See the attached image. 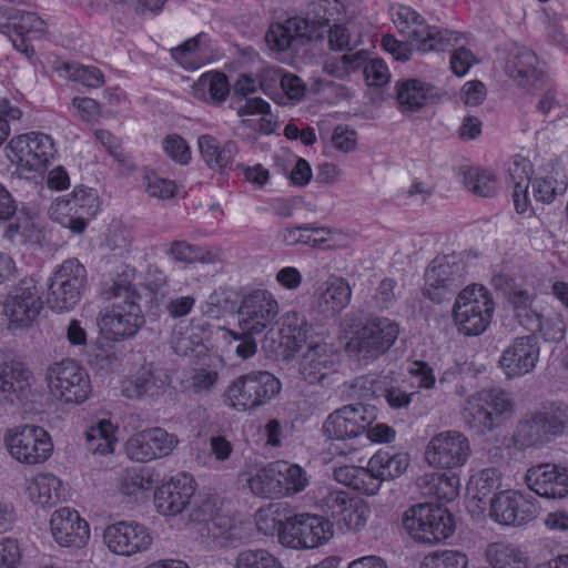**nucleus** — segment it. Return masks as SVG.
Returning a JSON list of instances; mask_svg holds the SVG:
<instances>
[{
    "label": "nucleus",
    "instance_id": "f257e3e1",
    "mask_svg": "<svg viewBox=\"0 0 568 568\" xmlns=\"http://www.w3.org/2000/svg\"><path fill=\"white\" fill-rule=\"evenodd\" d=\"M173 347L180 356L194 357V365L186 371L182 385L195 395H207L220 381L223 359L212 351L194 333L175 338Z\"/></svg>",
    "mask_w": 568,
    "mask_h": 568
},
{
    "label": "nucleus",
    "instance_id": "f03ea898",
    "mask_svg": "<svg viewBox=\"0 0 568 568\" xmlns=\"http://www.w3.org/2000/svg\"><path fill=\"white\" fill-rule=\"evenodd\" d=\"M400 527L413 541L436 545L453 536L456 524L446 507L434 503H419L404 510Z\"/></svg>",
    "mask_w": 568,
    "mask_h": 568
},
{
    "label": "nucleus",
    "instance_id": "7ed1b4c3",
    "mask_svg": "<svg viewBox=\"0 0 568 568\" xmlns=\"http://www.w3.org/2000/svg\"><path fill=\"white\" fill-rule=\"evenodd\" d=\"M4 152L20 176L37 179L42 176L54 159L57 149L49 134L31 131L11 138Z\"/></svg>",
    "mask_w": 568,
    "mask_h": 568
},
{
    "label": "nucleus",
    "instance_id": "20e7f679",
    "mask_svg": "<svg viewBox=\"0 0 568 568\" xmlns=\"http://www.w3.org/2000/svg\"><path fill=\"white\" fill-rule=\"evenodd\" d=\"M281 381L267 371H251L234 378L223 393L224 404L236 412L255 410L275 399Z\"/></svg>",
    "mask_w": 568,
    "mask_h": 568
},
{
    "label": "nucleus",
    "instance_id": "39448f33",
    "mask_svg": "<svg viewBox=\"0 0 568 568\" xmlns=\"http://www.w3.org/2000/svg\"><path fill=\"white\" fill-rule=\"evenodd\" d=\"M49 396L63 406H79L89 400L93 387L89 373L73 359L54 362L45 371Z\"/></svg>",
    "mask_w": 568,
    "mask_h": 568
},
{
    "label": "nucleus",
    "instance_id": "423d86ee",
    "mask_svg": "<svg viewBox=\"0 0 568 568\" xmlns=\"http://www.w3.org/2000/svg\"><path fill=\"white\" fill-rule=\"evenodd\" d=\"M495 312L491 292L479 284L468 285L456 296L453 321L458 333L478 336L487 331Z\"/></svg>",
    "mask_w": 568,
    "mask_h": 568
},
{
    "label": "nucleus",
    "instance_id": "0eeeda50",
    "mask_svg": "<svg viewBox=\"0 0 568 568\" xmlns=\"http://www.w3.org/2000/svg\"><path fill=\"white\" fill-rule=\"evenodd\" d=\"M389 16L395 29L418 52L428 53L442 50L454 39L453 31L429 24L417 10L407 4L393 3L389 7Z\"/></svg>",
    "mask_w": 568,
    "mask_h": 568
},
{
    "label": "nucleus",
    "instance_id": "6e6552de",
    "mask_svg": "<svg viewBox=\"0 0 568 568\" xmlns=\"http://www.w3.org/2000/svg\"><path fill=\"white\" fill-rule=\"evenodd\" d=\"M333 537L334 526L327 517L305 511L282 521L278 541L288 549L313 550L328 544Z\"/></svg>",
    "mask_w": 568,
    "mask_h": 568
},
{
    "label": "nucleus",
    "instance_id": "1a4fd4ad",
    "mask_svg": "<svg viewBox=\"0 0 568 568\" xmlns=\"http://www.w3.org/2000/svg\"><path fill=\"white\" fill-rule=\"evenodd\" d=\"M399 333V326L394 321L373 317L354 329L345 342V349L361 362H372L389 351Z\"/></svg>",
    "mask_w": 568,
    "mask_h": 568
},
{
    "label": "nucleus",
    "instance_id": "9d476101",
    "mask_svg": "<svg viewBox=\"0 0 568 568\" xmlns=\"http://www.w3.org/2000/svg\"><path fill=\"white\" fill-rule=\"evenodd\" d=\"M88 272L78 258L57 265L48 280V307L55 313L73 310L87 288Z\"/></svg>",
    "mask_w": 568,
    "mask_h": 568
},
{
    "label": "nucleus",
    "instance_id": "9b49d317",
    "mask_svg": "<svg viewBox=\"0 0 568 568\" xmlns=\"http://www.w3.org/2000/svg\"><path fill=\"white\" fill-rule=\"evenodd\" d=\"M4 447L17 463L37 466L47 463L53 455L51 435L41 426L21 424L8 428L3 435Z\"/></svg>",
    "mask_w": 568,
    "mask_h": 568
},
{
    "label": "nucleus",
    "instance_id": "f8f14e48",
    "mask_svg": "<svg viewBox=\"0 0 568 568\" xmlns=\"http://www.w3.org/2000/svg\"><path fill=\"white\" fill-rule=\"evenodd\" d=\"M105 549L119 558H133L150 551L155 542V531L139 520L119 519L106 524L101 534Z\"/></svg>",
    "mask_w": 568,
    "mask_h": 568
},
{
    "label": "nucleus",
    "instance_id": "ddd939ff",
    "mask_svg": "<svg viewBox=\"0 0 568 568\" xmlns=\"http://www.w3.org/2000/svg\"><path fill=\"white\" fill-rule=\"evenodd\" d=\"M514 402L501 389H483L470 395L463 407L462 416L470 429L478 433L493 430L498 417L511 414Z\"/></svg>",
    "mask_w": 568,
    "mask_h": 568
},
{
    "label": "nucleus",
    "instance_id": "4468645a",
    "mask_svg": "<svg viewBox=\"0 0 568 568\" xmlns=\"http://www.w3.org/2000/svg\"><path fill=\"white\" fill-rule=\"evenodd\" d=\"M471 456L468 437L459 430H442L429 438L424 449V462L436 470L464 468Z\"/></svg>",
    "mask_w": 568,
    "mask_h": 568
},
{
    "label": "nucleus",
    "instance_id": "2eb2a0df",
    "mask_svg": "<svg viewBox=\"0 0 568 568\" xmlns=\"http://www.w3.org/2000/svg\"><path fill=\"white\" fill-rule=\"evenodd\" d=\"M540 513L538 500L523 490L505 488L490 499L486 515L494 523L506 527H523Z\"/></svg>",
    "mask_w": 568,
    "mask_h": 568
},
{
    "label": "nucleus",
    "instance_id": "dca6fc26",
    "mask_svg": "<svg viewBox=\"0 0 568 568\" xmlns=\"http://www.w3.org/2000/svg\"><path fill=\"white\" fill-rule=\"evenodd\" d=\"M42 310L37 281L32 277L22 278L12 287L2 301V313L11 331L30 327Z\"/></svg>",
    "mask_w": 568,
    "mask_h": 568
},
{
    "label": "nucleus",
    "instance_id": "f3484780",
    "mask_svg": "<svg viewBox=\"0 0 568 568\" xmlns=\"http://www.w3.org/2000/svg\"><path fill=\"white\" fill-rule=\"evenodd\" d=\"M324 26L304 18H291L283 23H274L265 36L266 44L273 57L286 61V54L305 41L322 38Z\"/></svg>",
    "mask_w": 568,
    "mask_h": 568
},
{
    "label": "nucleus",
    "instance_id": "a211bd4d",
    "mask_svg": "<svg viewBox=\"0 0 568 568\" xmlns=\"http://www.w3.org/2000/svg\"><path fill=\"white\" fill-rule=\"evenodd\" d=\"M145 323L144 315L133 300L114 301L100 316L101 334L110 341L121 342L131 338Z\"/></svg>",
    "mask_w": 568,
    "mask_h": 568
},
{
    "label": "nucleus",
    "instance_id": "6ab92c4d",
    "mask_svg": "<svg viewBox=\"0 0 568 568\" xmlns=\"http://www.w3.org/2000/svg\"><path fill=\"white\" fill-rule=\"evenodd\" d=\"M376 418L374 408L364 404H347L333 410L322 425V433L329 439L351 440L365 434Z\"/></svg>",
    "mask_w": 568,
    "mask_h": 568
},
{
    "label": "nucleus",
    "instance_id": "aec40b11",
    "mask_svg": "<svg viewBox=\"0 0 568 568\" xmlns=\"http://www.w3.org/2000/svg\"><path fill=\"white\" fill-rule=\"evenodd\" d=\"M48 530L59 547L71 550L85 548L91 539L89 521L69 506L57 508L50 514Z\"/></svg>",
    "mask_w": 568,
    "mask_h": 568
},
{
    "label": "nucleus",
    "instance_id": "412c9836",
    "mask_svg": "<svg viewBox=\"0 0 568 568\" xmlns=\"http://www.w3.org/2000/svg\"><path fill=\"white\" fill-rule=\"evenodd\" d=\"M280 313L278 302L266 290H256L246 295L239 310L240 326L243 332L260 335L271 331Z\"/></svg>",
    "mask_w": 568,
    "mask_h": 568
},
{
    "label": "nucleus",
    "instance_id": "4be33fe9",
    "mask_svg": "<svg viewBox=\"0 0 568 568\" xmlns=\"http://www.w3.org/2000/svg\"><path fill=\"white\" fill-rule=\"evenodd\" d=\"M180 440L162 427H150L133 433L124 444L126 456L138 463H149L173 453Z\"/></svg>",
    "mask_w": 568,
    "mask_h": 568
},
{
    "label": "nucleus",
    "instance_id": "5701e85b",
    "mask_svg": "<svg viewBox=\"0 0 568 568\" xmlns=\"http://www.w3.org/2000/svg\"><path fill=\"white\" fill-rule=\"evenodd\" d=\"M197 485L194 477L186 473H178L164 480L154 491L155 510L164 518H175L191 504Z\"/></svg>",
    "mask_w": 568,
    "mask_h": 568
},
{
    "label": "nucleus",
    "instance_id": "b1692460",
    "mask_svg": "<svg viewBox=\"0 0 568 568\" xmlns=\"http://www.w3.org/2000/svg\"><path fill=\"white\" fill-rule=\"evenodd\" d=\"M23 495L29 503L40 509H51L71 498L67 481L52 471L41 470L26 478Z\"/></svg>",
    "mask_w": 568,
    "mask_h": 568
},
{
    "label": "nucleus",
    "instance_id": "393cba45",
    "mask_svg": "<svg viewBox=\"0 0 568 568\" xmlns=\"http://www.w3.org/2000/svg\"><path fill=\"white\" fill-rule=\"evenodd\" d=\"M521 432L529 437L531 444L566 434L568 432V406L558 403L542 405L521 426Z\"/></svg>",
    "mask_w": 568,
    "mask_h": 568
},
{
    "label": "nucleus",
    "instance_id": "a878e982",
    "mask_svg": "<svg viewBox=\"0 0 568 568\" xmlns=\"http://www.w3.org/2000/svg\"><path fill=\"white\" fill-rule=\"evenodd\" d=\"M503 474L495 467L479 469L470 475L467 485V508L473 517H485L490 499L504 490Z\"/></svg>",
    "mask_w": 568,
    "mask_h": 568
},
{
    "label": "nucleus",
    "instance_id": "bb28decb",
    "mask_svg": "<svg viewBox=\"0 0 568 568\" xmlns=\"http://www.w3.org/2000/svg\"><path fill=\"white\" fill-rule=\"evenodd\" d=\"M525 483L530 490L548 499L568 497V466L542 464L529 468Z\"/></svg>",
    "mask_w": 568,
    "mask_h": 568
},
{
    "label": "nucleus",
    "instance_id": "cd10ccee",
    "mask_svg": "<svg viewBox=\"0 0 568 568\" xmlns=\"http://www.w3.org/2000/svg\"><path fill=\"white\" fill-rule=\"evenodd\" d=\"M362 65L365 81L369 87H383L390 81V71L386 62L381 58H373L365 63L363 52L344 54L338 60L328 61L325 70L335 78H344Z\"/></svg>",
    "mask_w": 568,
    "mask_h": 568
},
{
    "label": "nucleus",
    "instance_id": "c85d7f7f",
    "mask_svg": "<svg viewBox=\"0 0 568 568\" xmlns=\"http://www.w3.org/2000/svg\"><path fill=\"white\" fill-rule=\"evenodd\" d=\"M539 355L540 348L536 336L517 337L503 351L499 366L507 377L524 376L535 369Z\"/></svg>",
    "mask_w": 568,
    "mask_h": 568
},
{
    "label": "nucleus",
    "instance_id": "c756f323",
    "mask_svg": "<svg viewBox=\"0 0 568 568\" xmlns=\"http://www.w3.org/2000/svg\"><path fill=\"white\" fill-rule=\"evenodd\" d=\"M504 71L518 85L527 89H537L545 84V65L527 48L513 49L506 57Z\"/></svg>",
    "mask_w": 568,
    "mask_h": 568
},
{
    "label": "nucleus",
    "instance_id": "7c9ffc66",
    "mask_svg": "<svg viewBox=\"0 0 568 568\" xmlns=\"http://www.w3.org/2000/svg\"><path fill=\"white\" fill-rule=\"evenodd\" d=\"M337 351L327 342L316 343L307 348L300 364V373L310 384L321 383L335 369Z\"/></svg>",
    "mask_w": 568,
    "mask_h": 568
},
{
    "label": "nucleus",
    "instance_id": "2f4dec72",
    "mask_svg": "<svg viewBox=\"0 0 568 568\" xmlns=\"http://www.w3.org/2000/svg\"><path fill=\"white\" fill-rule=\"evenodd\" d=\"M236 114L240 118L237 129L245 131L247 135L271 134L277 126L270 103L258 97L246 99L237 108Z\"/></svg>",
    "mask_w": 568,
    "mask_h": 568
},
{
    "label": "nucleus",
    "instance_id": "473e14b6",
    "mask_svg": "<svg viewBox=\"0 0 568 568\" xmlns=\"http://www.w3.org/2000/svg\"><path fill=\"white\" fill-rule=\"evenodd\" d=\"M408 452L394 447L381 448L368 459V470L384 481L402 477L410 467Z\"/></svg>",
    "mask_w": 568,
    "mask_h": 568
},
{
    "label": "nucleus",
    "instance_id": "72a5a7b5",
    "mask_svg": "<svg viewBox=\"0 0 568 568\" xmlns=\"http://www.w3.org/2000/svg\"><path fill=\"white\" fill-rule=\"evenodd\" d=\"M214 44L209 34L201 32L171 50L174 61L189 71L197 70L212 61Z\"/></svg>",
    "mask_w": 568,
    "mask_h": 568
},
{
    "label": "nucleus",
    "instance_id": "f704fd0d",
    "mask_svg": "<svg viewBox=\"0 0 568 568\" xmlns=\"http://www.w3.org/2000/svg\"><path fill=\"white\" fill-rule=\"evenodd\" d=\"M490 568H535L528 549L508 541H493L484 550Z\"/></svg>",
    "mask_w": 568,
    "mask_h": 568
},
{
    "label": "nucleus",
    "instance_id": "c9c22d12",
    "mask_svg": "<svg viewBox=\"0 0 568 568\" xmlns=\"http://www.w3.org/2000/svg\"><path fill=\"white\" fill-rule=\"evenodd\" d=\"M32 379V371L22 362H3L0 364V397L10 403L21 400Z\"/></svg>",
    "mask_w": 568,
    "mask_h": 568
},
{
    "label": "nucleus",
    "instance_id": "e433bc0d",
    "mask_svg": "<svg viewBox=\"0 0 568 568\" xmlns=\"http://www.w3.org/2000/svg\"><path fill=\"white\" fill-rule=\"evenodd\" d=\"M493 282L496 288L504 291L519 324L525 328L536 326L539 313L534 307L532 295L524 287L510 283L503 275H496Z\"/></svg>",
    "mask_w": 568,
    "mask_h": 568
},
{
    "label": "nucleus",
    "instance_id": "4c0bfd02",
    "mask_svg": "<svg viewBox=\"0 0 568 568\" xmlns=\"http://www.w3.org/2000/svg\"><path fill=\"white\" fill-rule=\"evenodd\" d=\"M396 94L399 109L403 112L418 111L434 103L439 97L436 87L418 79H406L397 82Z\"/></svg>",
    "mask_w": 568,
    "mask_h": 568
},
{
    "label": "nucleus",
    "instance_id": "58836bf2",
    "mask_svg": "<svg viewBox=\"0 0 568 568\" xmlns=\"http://www.w3.org/2000/svg\"><path fill=\"white\" fill-rule=\"evenodd\" d=\"M119 426L110 418L92 420L83 433L88 452L93 456L105 457L115 452Z\"/></svg>",
    "mask_w": 568,
    "mask_h": 568
},
{
    "label": "nucleus",
    "instance_id": "ea45409f",
    "mask_svg": "<svg viewBox=\"0 0 568 568\" xmlns=\"http://www.w3.org/2000/svg\"><path fill=\"white\" fill-rule=\"evenodd\" d=\"M457 271L449 257H436L426 268L423 295L435 303L442 302L448 293V284Z\"/></svg>",
    "mask_w": 568,
    "mask_h": 568
},
{
    "label": "nucleus",
    "instance_id": "a19ab883",
    "mask_svg": "<svg viewBox=\"0 0 568 568\" xmlns=\"http://www.w3.org/2000/svg\"><path fill=\"white\" fill-rule=\"evenodd\" d=\"M351 298L352 290L348 283L342 277L332 276L317 290L316 305L322 314L333 316L342 312Z\"/></svg>",
    "mask_w": 568,
    "mask_h": 568
},
{
    "label": "nucleus",
    "instance_id": "79ce46f5",
    "mask_svg": "<svg viewBox=\"0 0 568 568\" xmlns=\"http://www.w3.org/2000/svg\"><path fill=\"white\" fill-rule=\"evenodd\" d=\"M532 197L537 203L549 205L561 197L568 187V175L558 169L545 170L531 180Z\"/></svg>",
    "mask_w": 568,
    "mask_h": 568
},
{
    "label": "nucleus",
    "instance_id": "37998d69",
    "mask_svg": "<svg viewBox=\"0 0 568 568\" xmlns=\"http://www.w3.org/2000/svg\"><path fill=\"white\" fill-rule=\"evenodd\" d=\"M424 493L442 503L455 500L460 491V478L457 474L429 471L418 478Z\"/></svg>",
    "mask_w": 568,
    "mask_h": 568
},
{
    "label": "nucleus",
    "instance_id": "c03bdc74",
    "mask_svg": "<svg viewBox=\"0 0 568 568\" xmlns=\"http://www.w3.org/2000/svg\"><path fill=\"white\" fill-rule=\"evenodd\" d=\"M68 197L70 202H72L73 212L77 215L75 224H73L75 234H81L100 211L101 203L98 191L80 185L75 186L73 191L68 194Z\"/></svg>",
    "mask_w": 568,
    "mask_h": 568
},
{
    "label": "nucleus",
    "instance_id": "a18cd8bd",
    "mask_svg": "<svg viewBox=\"0 0 568 568\" xmlns=\"http://www.w3.org/2000/svg\"><path fill=\"white\" fill-rule=\"evenodd\" d=\"M209 531L222 545H232L248 538L251 528L250 523L240 516L219 514L212 518Z\"/></svg>",
    "mask_w": 568,
    "mask_h": 568
},
{
    "label": "nucleus",
    "instance_id": "49530a36",
    "mask_svg": "<svg viewBox=\"0 0 568 568\" xmlns=\"http://www.w3.org/2000/svg\"><path fill=\"white\" fill-rule=\"evenodd\" d=\"M192 93L197 100L220 104L226 100L230 84L224 73L207 71L194 82Z\"/></svg>",
    "mask_w": 568,
    "mask_h": 568
},
{
    "label": "nucleus",
    "instance_id": "de8ad7c7",
    "mask_svg": "<svg viewBox=\"0 0 568 568\" xmlns=\"http://www.w3.org/2000/svg\"><path fill=\"white\" fill-rule=\"evenodd\" d=\"M277 499L300 494L310 485L307 471L298 464L276 462Z\"/></svg>",
    "mask_w": 568,
    "mask_h": 568
},
{
    "label": "nucleus",
    "instance_id": "09e8293b",
    "mask_svg": "<svg viewBox=\"0 0 568 568\" xmlns=\"http://www.w3.org/2000/svg\"><path fill=\"white\" fill-rule=\"evenodd\" d=\"M243 477L247 488L254 496L277 499L276 462L244 473Z\"/></svg>",
    "mask_w": 568,
    "mask_h": 568
},
{
    "label": "nucleus",
    "instance_id": "8fccbe9b",
    "mask_svg": "<svg viewBox=\"0 0 568 568\" xmlns=\"http://www.w3.org/2000/svg\"><path fill=\"white\" fill-rule=\"evenodd\" d=\"M197 145L203 160L212 169L225 168L237 153L235 142L227 141L221 145L211 135H201L197 140Z\"/></svg>",
    "mask_w": 568,
    "mask_h": 568
},
{
    "label": "nucleus",
    "instance_id": "3c124183",
    "mask_svg": "<svg viewBox=\"0 0 568 568\" xmlns=\"http://www.w3.org/2000/svg\"><path fill=\"white\" fill-rule=\"evenodd\" d=\"M371 517L369 504L355 497L336 523L345 532L358 535L366 529Z\"/></svg>",
    "mask_w": 568,
    "mask_h": 568
},
{
    "label": "nucleus",
    "instance_id": "603ef678",
    "mask_svg": "<svg viewBox=\"0 0 568 568\" xmlns=\"http://www.w3.org/2000/svg\"><path fill=\"white\" fill-rule=\"evenodd\" d=\"M232 568H285V566L268 549L255 547L237 551Z\"/></svg>",
    "mask_w": 568,
    "mask_h": 568
},
{
    "label": "nucleus",
    "instance_id": "864d4df0",
    "mask_svg": "<svg viewBox=\"0 0 568 568\" xmlns=\"http://www.w3.org/2000/svg\"><path fill=\"white\" fill-rule=\"evenodd\" d=\"M152 485V475L145 469L135 467L123 469L116 479L118 490L129 497L150 490Z\"/></svg>",
    "mask_w": 568,
    "mask_h": 568
},
{
    "label": "nucleus",
    "instance_id": "5fc2aeb1",
    "mask_svg": "<svg viewBox=\"0 0 568 568\" xmlns=\"http://www.w3.org/2000/svg\"><path fill=\"white\" fill-rule=\"evenodd\" d=\"M55 71L61 78L80 82L88 88H99L104 82L102 72L92 65L60 62L55 65Z\"/></svg>",
    "mask_w": 568,
    "mask_h": 568
},
{
    "label": "nucleus",
    "instance_id": "6e6d98bb",
    "mask_svg": "<svg viewBox=\"0 0 568 568\" xmlns=\"http://www.w3.org/2000/svg\"><path fill=\"white\" fill-rule=\"evenodd\" d=\"M134 277V268L128 265H121L116 272V277L112 278L111 282H104V293L106 297L114 298V301H136L138 294L132 287Z\"/></svg>",
    "mask_w": 568,
    "mask_h": 568
},
{
    "label": "nucleus",
    "instance_id": "4d7b16f0",
    "mask_svg": "<svg viewBox=\"0 0 568 568\" xmlns=\"http://www.w3.org/2000/svg\"><path fill=\"white\" fill-rule=\"evenodd\" d=\"M466 187L480 196H491L498 190V178L491 170L481 168L469 169L464 176Z\"/></svg>",
    "mask_w": 568,
    "mask_h": 568
},
{
    "label": "nucleus",
    "instance_id": "13d9d810",
    "mask_svg": "<svg viewBox=\"0 0 568 568\" xmlns=\"http://www.w3.org/2000/svg\"><path fill=\"white\" fill-rule=\"evenodd\" d=\"M40 233L33 219L21 216L8 225L4 237L13 244H33L40 241Z\"/></svg>",
    "mask_w": 568,
    "mask_h": 568
},
{
    "label": "nucleus",
    "instance_id": "bf43d9fd",
    "mask_svg": "<svg viewBox=\"0 0 568 568\" xmlns=\"http://www.w3.org/2000/svg\"><path fill=\"white\" fill-rule=\"evenodd\" d=\"M48 22L36 12L17 10L11 32L18 36L40 38L48 32Z\"/></svg>",
    "mask_w": 568,
    "mask_h": 568
},
{
    "label": "nucleus",
    "instance_id": "052dcab7",
    "mask_svg": "<svg viewBox=\"0 0 568 568\" xmlns=\"http://www.w3.org/2000/svg\"><path fill=\"white\" fill-rule=\"evenodd\" d=\"M468 557L466 554L454 550H436L427 554L419 568H467Z\"/></svg>",
    "mask_w": 568,
    "mask_h": 568
},
{
    "label": "nucleus",
    "instance_id": "680f3d73",
    "mask_svg": "<svg viewBox=\"0 0 568 568\" xmlns=\"http://www.w3.org/2000/svg\"><path fill=\"white\" fill-rule=\"evenodd\" d=\"M280 333L287 347H298L306 339L307 334L304 317L297 313H287L282 320Z\"/></svg>",
    "mask_w": 568,
    "mask_h": 568
},
{
    "label": "nucleus",
    "instance_id": "e2e57ef3",
    "mask_svg": "<svg viewBox=\"0 0 568 568\" xmlns=\"http://www.w3.org/2000/svg\"><path fill=\"white\" fill-rule=\"evenodd\" d=\"M526 328L530 332H540L542 337L549 342H560L566 335V323L559 314H552L546 317H541L540 314H538L537 325Z\"/></svg>",
    "mask_w": 568,
    "mask_h": 568
},
{
    "label": "nucleus",
    "instance_id": "0e129e2a",
    "mask_svg": "<svg viewBox=\"0 0 568 568\" xmlns=\"http://www.w3.org/2000/svg\"><path fill=\"white\" fill-rule=\"evenodd\" d=\"M354 498L344 490L327 488L320 497L318 505L337 521Z\"/></svg>",
    "mask_w": 568,
    "mask_h": 568
},
{
    "label": "nucleus",
    "instance_id": "69168bd1",
    "mask_svg": "<svg viewBox=\"0 0 568 568\" xmlns=\"http://www.w3.org/2000/svg\"><path fill=\"white\" fill-rule=\"evenodd\" d=\"M162 149L164 153L176 164L186 165L192 159L190 144L179 134H168L162 140Z\"/></svg>",
    "mask_w": 568,
    "mask_h": 568
},
{
    "label": "nucleus",
    "instance_id": "338daca9",
    "mask_svg": "<svg viewBox=\"0 0 568 568\" xmlns=\"http://www.w3.org/2000/svg\"><path fill=\"white\" fill-rule=\"evenodd\" d=\"M23 561V548L20 541L13 537L0 538V568H21Z\"/></svg>",
    "mask_w": 568,
    "mask_h": 568
},
{
    "label": "nucleus",
    "instance_id": "774afa93",
    "mask_svg": "<svg viewBox=\"0 0 568 568\" xmlns=\"http://www.w3.org/2000/svg\"><path fill=\"white\" fill-rule=\"evenodd\" d=\"M48 213L51 220L75 233L73 224H75L77 215L68 195L57 197L50 204Z\"/></svg>",
    "mask_w": 568,
    "mask_h": 568
}]
</instances>
